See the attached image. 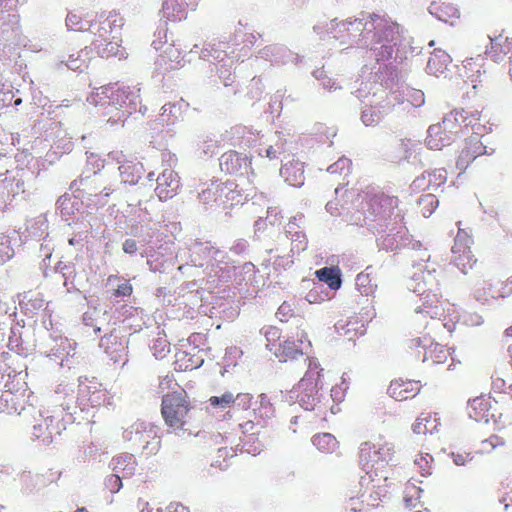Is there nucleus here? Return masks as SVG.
I'll use <instances>...</instances> for the list:
<instances>
[{"instance_id": "f257e3e1", "label": "nucleus", "mask_w": 512, "mask_h": 512, "mask_svg": "<svg viewBox=\"0 0 512 512\" xmlns=\"http://www.w3.org/2000/svg\"><path fill=\"white\" fill-rule=\"evenodd\" d=\"M65 24L72 31L89 32L93 36L89 48L100 58L108 59L119 55V31L123 26V18L119 12H87L85 15L70 12L66 15Z\"/></svg>"}, {"instance_id": "f03ea898", "label": "nucleus", "mask_w": 512, "mask_h": 512, "mask_svg": "<svg viewBox=\"0 0 512 512\" xmlns=\"http://www.w3.org/2000/svg\"><path fill=\"white\" fill-rule=\"evenodd\" d=\"M395 454L394 445L383 437L368 440L361 443L359 448V465L367 474L375 473L387 479L383 475L384 469L393 460Z\"/></svg>"}, {"instance_id": "7ed1b4c3", "label": "nucleus", "mask_w": 512, "mask_h": 512, "mask_svg": "<svg viewBox=\"0 0 512 512\" xmlns=\"http://www.w3.org/2000/svg\"><path fill=\"white\" fill-rule=\"evenodd\" d=\"M193 406L186 392L174 391L163 396L160 413L165 425L173 431L185 430L192 419Z\"/></svg>"}, {"instance_id": "20e7f679", "label": "nucleus", "mask_w": 512, "mask_h": 512, "mask_svg": "<svg viewBox=\"0 0 512 512\" xmlns=\"http://www.w3.org/2000/svg\"><path fill=\"white\" fill-rule=\"evenodd\" d=\"M323 369L318 366L317 363L308 362V370L306 374L296 385V392H298V398L301 405L306 410H314L318 391L321 388V377Z\"/></svg>"}, {"instance_id": "39448f33", "label": "nucleus", "mask_w": 512, "mask_h": 512, "mask_svg": "<svg viewBox=\"0 0 512 512\" xmlns=\"http://www.w3.org/2000/svg\"><path fill=\"white\" fill-rule=\"evenodd\" d=\"M125 438L131 442L134 449L140 451L145 457L156 455L160 449V437L153 427L143 423H137L125 431Z\"/></svg>"}, {"instance_id": "423d86ee", "label": "nucleus", "mask_w": 512, "mask_h": 512, "mask_svg": "<svg viewBox=\"0 0 512 512\" xmlns=\"http://www.w3.org/2000/svg\"><path fill=\"white\" fill-rule=\"evenodd\" d=\"M428 277L430 278L428 290L422 288L418 282L419 280H422L423 282L426 280L425 273L414 278L416 285L412 286V290L414 292H418L422 299V305L417 307L416 312L419 314H426L430 318H437L441 315L438 282L435 278L430 277L429 273Z\"/></svg>"}, {"instance_id": "0eeeda50", "label": "nucleus", "mask_w": 512, "mask_h": 512, "mask_svg": "<svg viewBox=\"0 0 512 512\" xmlns=\"http://www.w3.org/2000/svg\"><path fill=\"white\" fill-rule=\"evenodd\" d=\"M131 93L128 88H120L116 86H106L97 88L96 92L92 93L89 97L90 103L102 107H113L116 110H121L131 102Z\"/></svg>"}, {"instance_id": "6e6552de", "label": "nucleus", "mask_w": 512, "mask_h": 512, "mask_svg": "<svg viewBox=\"0 0 512 512\" xmlns=\"http://www.w3.org/2000/svg\"><path fill=\"white\" fill-rule=\"evenodd\" d=\"M457 118H445L442 123L429 126L426 137L428 148L440 150L449 145L460 131L455 129V120Z\"/></svg>"}, {"instance_id": "1a4fd4ad", "label": "nucleus", "mask_w": 512, "mask_h": 512, "mask_svg": "<svg viewBox=\"0 0 512 512\" xmlns=\"http://www.w3.org/2000/svg\"><path fill=\"white\" fill-rule=\"evenodd\" d=\"M497 402L489 395H481L470 400L468 412L471 419L488 423L497 419Z\"/></svg>"}, {"instance_id": "9d476101", "label": "nucleus", "mask_w": 512, "mask_h": 512, "mask_svg": "<svg viewBox=\"0 0 512 512\" xmlns=\"http://www.w3.org/2000/svg\"><path fill=\"white\" fill-rule=\"evenodd\" d=\"M446 118H457L455 120V129L459 130L462 134L469 133L471 129L472 134L482 135L487 130L485 124L481 123V112L478 110L455 111Z\"/></svg>"}, {"instance_id": "9b49d317", "label": "nucleus", "mask_w": 512, "mask_h": 512, "mask_svg": "<svg viewBox=\"0 0 512 512\" xmlns=\"http://www.w3.org/2000/svg\"><path fill=\"white\" fill-rule=\"evenodd\" d=\"M301 345L302 341L300 339L293 340L288 338L285 339L282 343L278 344L277 347L272 351L274 352L275 357L280 360V362L288 363L302 359L304 363H307L311 360L304 355Z\"/></svg>"}, {"instance_id": "f8f14e48", "label": "nucleus", "mask_w": 512, "mask_h": 512, "mask_svg": "<svg viewBox=\"0 0 512 512\" xmlns=\"http://www.w3.org/2000/svg\"><path fill=\"white\" fill-rule=\"evenodd\" d=\"M25 192L24 182L21 179L0 177V209L6 210L17 196Z\"/></svg>"}, {"instance_id": "ddd939ff", "label": "nucleus", "mask_w": 512, "mask_h": 512, "mask_svg": "<svg viewBox=\"0 0 512 512\" xmlns=\"http://www.w3.org/2000/svg\"><path fill=\"white\" fill-rule=\"evenodd\" d=\"M490 43L486 48L487 59L501 63L508 56L512 55V37L505 36L503 33L496 37H489Z\"/></svg>"}, {"instance_id": "4468645a", "label": "nucleus", "mask_w": 512, "mask_h": 512, "mask_svg": "<svg viewBox=\"0 0 512 512\" xmlns=\"http://www.w3.org/2000/svg\"><path fill=\"white\" fill-rule=\"evenodd\" d=\"M480 136L481 135L472 134L470 138L465 140L464 147L456 161L457 168L461 170L467 168L470 162L486 153V147L483 146Z\"/></svg>"}, {"instance_id": "2eb2a0df", "label": "nucleus", "mask_w": 512, "mask_h": 512, "mask_svg": "<svg viewBox=\"0 0 512 512\" xmlns=\"http://www.w3.org/2000/svg\"><path fill=\"white\" fill-rule=\"evenodd\" d=\"M221 170L231 175H241L243 170L251 166V159L246 155L230 150L225 152L220 159Z\"/></svg>"}, {"instance_id": "dca6fc26", "label": "nucleus", "mask_w": 512, "mask_h": 512, "mask_svg": "<svg viewBox=\"0 0 512 512\" xmlns=\"http://www.w3.org/2000/svg\"><path fill=\"white\" fill-rule=\"evenodd\" d=\"M420 382L417 380H392L387 388L389 397H393L396 401H404L415 397L420 391Z\"/></svg>"}, {"instance_id": "f3484780", "label": "nucleus", "mask_w": 512, "mask_h": 512, "mask_svg": "<svg viewBox=\"0 0 512 512\" xmlns=\"http://www.w3.org/2000/svg\"><path fill=\"white\" fill-rule=\"evenodd\" d=\"M369 207L375 217H390L398 207V199L396 196L380 193L370 199Z\"/></svg>"}, {"instance_id": "a211bd4d", "label": "nucleus", "mask_w": 512, "mask_h": 512, "mask_svg": "<svg viewBox=\"0 0 512 512\" xmlns=\"http://www.w3.org/2000/svg\"><path fill=\"white\" fill-rule=\"evenodd\" d=\"M179 187V180L172 170H165L157 178V186L155 188L156 194L160 201L171 199Z\"/></svg>"}, {"instance_id": "6ab92c4d", "label": "nucleus", "mask_w": 512, "mask_h": 512, "mask_svg": "<svg viewBox=\"0 0 512 512\" xmlns=\"http://www.w3.org/2000/svg\"><path fill=\"white\" fill-rule=\"evenodd\" d=\"M440 420L436 413L422 412L412 424V431L417 435L438 433Z\"/></svg>"}, {"instance_id": "aec40b11", "label": "nucleus", "mask_w": 512, "mask_h": 512, "mask_svg": "<svg viewBox=\"0 0 512 512\" xmlns=\"http://www.w3.org/2000/svg\"><path fill=\"white\" fill-rule=\"evenodd\" d=\"M369 18L370 21L366 23V30L368 32L375 30L374 37L377 38L378 42L388 40V38L392 36L394 26L391 21L377 14H372Z\"/></svg>"}, {"instance_id": "412c9836", "label": "nucleus", "mask_w": 512, "mask_h": 512, "mask_svg": "<svg viewBox=\"0 0 512 512\" xmlns=\"http://www.w3.org/2000/svg\"><path fill=\"white\" fill-rule=\"evenodd\" d=\"M55 434H58V430L53 417L43 418L32 426V435L46 445L53 441Z\"/></svg>"}, {"instance_id": "4be33fe9", "label": "nucleus", "mask_w": 512, "mask_h": 512, "mask_svg": "<svg viewBox=\"0 0 512 512\" xmlns=\"http://www.w3.org/2000/svg\"><path fill=\"white\" fill-rule=\"evenodd\" d=\"M209 405L216 408L220 407L226 409L231 407L234 403H239L244 406H249L251 402V396L249 394H238L234 396L231 392H225L222 396H210L208 399Z\"/></svg>"}, {"instance_id": "5701e85b", "label": "nucleus", "mask_w": 512, "mask_h": 512, "mask_svg": "<svg viewBox=\"0 0 512 512\" xmlns=\"http://www.w3.org/2000/svg\"><path fill=\"white\" fill-rule=\"evenodd\" d=\"M503 283L496 282V283H487L484 282L481 284L480 287L476 290V299L481 301L482 303H487L490 299H499L504 298L512 291V285L511 288L507 290H500L498 288V285H502Z\"/></svg>"}, {"instance_id": "b1692460", "label": "nucleus", "mask_w": 512, "mask_h": 512, "mask_svg": "<svg viewBox=\"0 0 512 512\" xmlns=\"http://www.w3.org/2000/svg\"><path fill=\"white\" fill-rule=\"evenodd\" d=\"M119 171L124 184L135 185L142 177L143 165L141 162L127 161L120 165Z\"/></svg>"}, {"instance_id": "393cba45", "label": "nucleus", "mask_w": 512, "mask_h": 512, "mask_svg": "<svg viewBox=\"0 0 512 512\" xmlns=\"http://www.w3.org/2000/svg\"><path fill=\"white\" fill-rule=\"evenodd\" d=\"M93 51L94 50H91L89 47H85L81 50L71 53L65 60L66 67L73 71L79 72L86 70L91 59L90 53Z\"/></svg>"}, {"instance_id": "a878e982", "label": "nucleus", "mask_w": 512, "mask_h": 512, "mask_svg": "<svg viewBox=\"0 0 512 512\" xmlns=\"http://www.w3.org/2000/svg\"><path fill=\"white\" fill-rule=\"evenodd\" d=\"M114 474H119L123 479L130 478L135 471L137 463L132 455H120L113 458Z\"/></svg>"}, {"instance_id": "bb28decb", "label": "nucleus", "mask_w": 512, "mask_h": 512, "mask_svg": "<svg viewBox=\"0 0 512 512\" xmlns=\"http://www.w3.org/2000/svg\"><path fill=\"white\" fill-rule=\"evenodd\" d=\"M162 12L166 21L180 22L187 19V11L177 0H165Z\"/></svg>"}, {"instance_id": "cd10ccee", "label": "nucleus", "mask_w": 512, "mask_h": 512, "mask_svg": "<svg viewBox=\"0 0 512 512\" xmlns=\"http://www.w3.org/2000/svg\"><path fill=\"white\" fill-rule=\"evenodd\" d=\"M450 62L451 58L445 52L440 50L434 51L428 59L427 71L434 75L444 73Z\"/></svg>"}, {"instance_id": "c85d7f7f", "label": "nucleus", "mask_w": 512, "mask_h": 512, "mask_svg": "<svg viewBox=\"0 0 512 512\" xmlns=\"http://www.w3.org/2000/svg\"><path fill=\"white\" fill-rule=\"evenodd\" d=\"M27 389V382L21 373L8 374L4 384V392L11 393V395L19 397L23 396Z\"/></svg>"}, {"instance_id": "c756f323", "label": "nucleus", "mask_w": 512, "mask_h": 512, "mask_svg": "<svg viewBox=\"0 0 512 512\" xmlns=\"http://www.w3.org/2000/svg\"><path fill=\"white\" fill-rule=\"evenodd\" d=\"M316 277L319 281L327 283L328 287L332 290H337L341 287V271L338 268H321L316 271Z\"/></svg>"}, {"instance_id": "7c9ffc66", "label": "nucleus", "mask_w": 512, "mask_h": 512, "mask_svg": "<svg viewBox=\"0 0 512 512\" xmlns=\"http://www.w3.org/2000/svg\"><path fill=\"white\" fill-rule=\"evenodd\" d=\"M473 239L466 230L459 228L454 238V245L452 246V254H459L471 251Z\"/></svg>"}, {"instance_id": "2f4dec72", "label": "nucleus", "mask_w": 512, "mask_h": 512, "mask_svg": "<svg viewBox=\"0 0 512 512\" xmlns=\"http://www.w3.org/2000/svg\"><path fill=\"white\" fill-rule=\"evenodd\" d=\"M312 444L324 453L333 452L337 447V440L333 434L323 433L316 434L312 437Z\"/></svg>"}, {"instance_id": "473e14b6", "label": "nucleus", "mask_w": 512, "mask_h": 512, "mask_svg": "<svg viewBox=\"0 0 512 512\" xmlns=\"http://www.w3.org/2000/svg\"><path fill=\"white\" fill-rule=\"evenodd\" d=\"M453 262L457 268L461 269V271L466 274L477 264V259L474 258L472 251H468L464 253H454Z\"/></svg>"}, {"instance_id": "72a5a7b5", "label": "nucleus", "mask_w": 512, "mask_h": 512, "mask_svg": "<svg viewBox=\"0 0 512 512\" xmlns=\"http://www.w3.org/2000/svg\"><path fill=\"white\" fill-rule=\"evenodd\" d=\"M505 446V439L497 434L490 435L486 440L481 441L478 453L489 454L495 449L503 448Z\"/></svg>"}, {"instance_id": "f704fd0d", "label": "nucleus", "mask_w": 512, "mask_h": 512, "mask_svg": "<svg viewBox=\"0 0 512 512\" xmlns=\"http://www.w3.org/2000/svg\"><path fill=\"white\" fill-rule=\"evenodd\" d=\"M449 357L448 350L440 344H432L430 345L427 354L426 359H430L436 364H443L447 361Z\"/></svg>"}, {"instance_id": "c9c22d12", "label": "nucleus", "mask_w": 512, "mask_h": 512, "mask_svg": "<svg viewBox=\"0 0 512 512\" xmlns=\"http://www.w3.org/2000/svg\"><path fill=\"white\" fill-rule=\"evenodd\" d=\"M355 285L362 295L369 296L376 290V284L371 281L370 274L368 272H361L355 278Z\"/></svg>"}, {"instance_id": "e433bc0d", "label": "nucleus", "mask_w": 512, "mask_h": 512, "mask_svg": "<svg viewBox=\"0 0 512 512\" xmlns=\"http://www.w3.org/2000/svg\"><path fill=\"white\" fill-rule=\"evenodd\" d=\"M19 397L2 390L0 394V412L11 413L18 410Z\"/></svg>"}, {"instance_id": "4c0bfd02", "label": "nucleus", "mask_w": 512, "mask_h": 512, "mask_svg": "<svg viewBox=\"0 0 512 512\" xmlns=\"http://www.w3.org/2000/svg\"><path fill=\"white\" fill-rule=\"evenodd\" d=\"M426 178L428 179V188L435 190L445 184L446 170L445 169L432 170L427 173V176L423 175V179H426Z\"/></svg>"}, {"instance_id": "58836bf2", "label": "nucleus", "mask_w": 512, "mask_h": 512, "mask_svg": "<svg viewBox=\"0 0 512 512\" xmlns=\"http://www.w3.org/2000/svg\"><path fill=\"white\" fill-rule=\"evenodd\" d=\"M414 465H416L422 476H429L432 472L433 457L429 453H420L414 459Z\"/></svg>"}, {"instance_id": "ea45409f", "label": "nucleus", "mask_w": 512, "mask_h": 512, "mask_svg": "<svg viewBox=\"0 0 512 512\" xmlns=\"http://www.w3.org/2000/svg\"><path fill=\"white\" fill-rule=\"evenodd\" d=\"M266 338V348L270 351L277 347L281 340V329L275 326H267L262 328Z\"/></svg>"}, {"instance_id": "a19ab883", "label": "nucleus", "mask_w": 512, "mask_h": 512, "mask_svg": "<svg viewBox=\"0 0 512 512\" xmlns=\"http://www.w3.org/2000/svg\"><path fill=\"white\" fill-rule=\"evenodd\" d=\"M14 255V250L11 246V239L4 233H0V264L10 261Z\"/></svg>"}, {"instance_id": "79ce46f5", "label": "nucleus", "mask_w": 512, "mask_h": 512, "mask_svg": "<svg viewBox=\"0 0 512 512\" xmlns=\"http://www.w3.org/2000/svg\"><path fill=\"white\" fill-rule=\"evenodd\" d=\"M122 477L119 474H111L105 478V487L111 493H117L122 487Z\"/></svg>"}, {"instance_id": "37998d69", "label": "nucleus", "mask_w": 512, "mask_h": 512, "mask_svg": "<svg viewBox=\"0 0 512 512\" xmlns=\"http://www.w3.org/2000/svg\"><path fill=\"white\" fill-rule=\"evenodd\" d=\"M452 458H453L455 465H460V466L469 465L473 460V456L470 452H466L461 449L457 450L455 452H452Z\"/></svg>"}, {"instance_id": "c03bdc74", "label": "nucleus", "mask_w": 512, "mask_h": 512, "mask_svg": "<svg viewBox=\"0 0 512 512\" xmlns=\"http://www.w3.org/2000/svg\"><path fill=\"white\" fill-rule=\"evenodd\" d=\"M13 97V91L11 89H5L4 83L0 81V111L9 107Z\"/></svg>"}, {"instance_id": "a18cd8bd", "label": "nucleus", "mask_w": 512, "mask_h": 512, "mask_svg": "<svg viewBox=\"0 0 512 512\" xmlns=\"http://www.w3.org/2000/svg\"><path fill=\"white\" fill-rule=\"evenodd\" d=\"M292 170V165H284L283 168L281 169V174L283 175V177L285 178V180L290 183L292 186H298L302 183V179H303V173L302 171L300 170L299 172V175L297 176H294V178H291L290 177V172Z\"/></svg>"}, {"instance_id": "49530a36", "label": "nucleus", "mask_w": 512, "mask_h": 512, "mask_svg": "<svg viewBox=\"0 0 512 512\" xmlns=\"http://www.w3.org/2000/svg\"><path fill=\"white\" fill-rule=\"evenodd\" d=\"M133 291V287L129 281H124L118 285V288L113 290L112 295L115 298L130 297Z\"/></svg>"}, {"instance_id": "de8ad7c7", "label": "nucleus", "mask_w": 512, "mask_h": 512, "mask_svg": "<svg viewBox=\"0 0 512 512\" xmlns=\"http://www.w3.org/2000/svg\"><path fill=\"white\" fill-rule=\"evenodd\" d=\"M179 356H180L181 358H178V360H176V365H177V366H179V368H180L181 370H192V369H194V368H198V367H199V365H200V364H199V362H191L190 364H189V363H187V364H184V365H183V364H181L180 362H181L182 360H185V359H188L189 361H191V358L189 357V354H188L187 352H181V353L179 354Z\"/></svg>"}, {"instance_id": "09e8293b", "label": "nucleus", "mask_w": 512, "mask_h": 512, "mask_svg": "<svg viewBox=\"0 0 512 512\" xmlns=\"http://www.w3.org/2000/svg\"><path fill=\"white\" fill-rule=\"evenodd\" d=\"M157 512H190V510L179 502H171L165 509H157Z\"/></svg>"}, {"instance_id": "8fccbe9b", "label": "nucleus", "mask_w": 512, "mask_h": 512, "mask_svg": "<svg viewBox=\"0 0 512 512\" xmlns=\"http://www.w3.org/2000/svg\"><path fill=\"white\" fill-rule=\"evenodd\" d=\"M122 249L125 254H135L138 250L137 242L132 238L125 239Z\"/></svg>"}, {"instance_id": "3c124183", "label": "nucleus", "mask_w": 512, "mask_h": 512, "mask_svg": "<svg viewBox=\"0 0 512 512\" xmlns=\"http://www.w3.org/2000/svg\"><path fill=\"white\" fill-rule=\"evenodd\" d=\"M255 427L256 423L252 420H248L240 424V428L243 434H253V432L255 431Z\"/></svg>"}, {"instance_id": "603ef678", "label": "nucleus", "mask_w": 512, "mask_h": 512, "mask_svg": "<svg viewBox=\"0 0 512 512\" xmlns=\"http://www.w3.org/2000/svg\"><path fill=\"white\" fill-rule=\"evenodd\" d=\"M260 404H261L262 408L265 409L264 413H261V415H265L268 417L269 415H271L273 413V408L268 403L266 396H261Z\"/></svg>"}, {"instance_id": "864d4df0", "label": "nucleus", "mask_w": 512, "mask_h": 512, "mask_svg": "<svg viewBox=\"0 0 512 512\" xmlns=\"http://www.w3.org/2000/svg\"><path fill=\"white\" fill-rule=\"evenodd\" d=\"M216 193V187L207 188L205 190H202V192L199 194V197L201 200L208 202L211 200V195Z\"/></svg>"}, {"instance_id": "5fc2aeb1", "label": "nucleus", "mask_w": 512, "mask_h": 512, "mask_svg": "<svg viewBox=\"0 0 512 512\" xmlns=\"http://www.w3.org/2000/svg\"><path fill=\"white\" fill-rule=\"evenodd\" d=\"M173 382V378L171 376L166 375L159 381V389L164 391L165 389L171 388Z\"/></svg>"}, {"instance_id": "6e6d98bb", "label": "nucleus", "mask_w": 512, "mask_h": 512, "mask_svg": "<svg viewBox=\"0 0 512 512\" xmlns=\"http://www.w3.org/2000/svg\"><path fill=\"white\" fill-rule=\"evenodd\" d=\"M137 509L139 512H151L153 510L150 508L148 501L141 498L137 501Z\"/></svg>"}, {"instance_id": "4d7b16f0", "label": "nucleus", "mask_w": 512, "mask_h": 512, "mask_svg": "<svg viewBox=\"0 0 512 512\" xmlns=\"http://www.w3.org/2000/svg\"><path fill=\"white\" fill-rule=\"evenodd\" d=\"M504 67L506 69L508 76H510V79L512 81V54L507 57V60L504 63Z\"/></svg>"}, {"instance_id": "13d9d810", "label": "nucleus", "mask_w": 512, "mask_h": 512, "mask_svg": "<svg viewBox=\"0 0 512 512\" xmlns=\"http://www.w3.org/2000/svg\"><path fill=\"white\" fill-rule=\"evenodd\" d=\"M427 201L430 205H433L434 203H437V200L435 199L434 195H427L426 197H423L421 199V202Z\"/></svg>"}, {"instance_id": "bf43d9fd", "label": "nucleus", "mask_w": 512, "mask_h": 512, "mask_svg": "<svg viewBox=\"0 0 512 512\" xmlns=\"http://www.w3.org/2000/svg\"><path fill=\"white\" fill-rule=\"evenodd\" d=\"M289 307H290V306L285 305V304L281 305V306H280V308H278V313H277V314H279V315H285V313H286V309H289Z\"/></svg>"}, {"instance_id": "052dcab7", "label": "nucleus", "mask_w": 512, "mask_h": 512, "mask_svg": "<svg viewBox=\"0 0 512 512\" xmlns=\"http://www.w3.org/2000/svg\"><path fill=\"white\" fill-rule=\"evenodd\" d=\"M118 280H120V276L111 275V276L107 277V283H112L113 281H118Z\"/></svg>"}, {"instance_id": "680f3d73", "label": "nucleus", "mask_w": 512, "mask_h": 512, "mask_svg": "<svg viewBox=\"0 0 512 512\" xmlns=\"http://www.w3.org/2000/svg\"><path fill=\"white\" fill-rule=\"evenodd\" d=\"M505 336L507 337H512V325L508 328L505 329V332H504Z\"/></svg>"}, {"instance_id": "e2e57ef3", "label": "nucleus", "mask_w": 512, "mask_h": 512, "mask_svg": "<svg viewBox=\"0 0 512 512\" xmlns=\"http://www.w3.org/2000/svg\"><path fill=\"white\" fill-rule=\"evenodd\" d=\"M73 512H89V511L87 508L82 507V508H78V509L74 510Z\"/></svg>"}, {"instance_id": "0e129e2a", "label": "nucleus", "mask_w": 512, "mask_h": 512, "mask_svg": "<svg viewBox=\"0 0 512 512\" xmlns=\"http://www.w3.org/2000/svg\"><path fill=\"white\" fill-rule=\"evenodd\" d=\"M218 454H220V456L226 455V449L225 448L218 449Z\"/></svg>"}, {"instance_id": "69168bd1", "label": "nucleus", "mask_w": 512, "mask_h": 512, "mask_svg": "<svg viewBox=\"0 0 512 512\" xmlns=\"http://www.w3.org/2000/svg\"><path fill=\"white\" fill-rule=\"evenodd\" d=\"M22 103V99L21 98H17L14 100V105H20Z\"/></svg>"}, {"instance_id": "338daca9", "label": "nucleus", "mask_w": 512, "mask_h": 512, "mask_svg": "<svg viewBox=\"0 0 512 512\" xmlns=\"http://www.w3.org/2000/svg\"><path fill=\"white\" fill-rule=\"evenodd\" d=\"M96 398H97L96 400L91 401V405L96 406L99 404V402H98L99 396H97Z\"/></svg>"}, {"instance_id": "774afa93", "label": "nucleus", "mask_w": 512, "mask_h": 512, "mask_svg": "<svg viewBox=\"0 0 512 512\" xmlns=\"http://www.w3.org/2000/svg\"><path fill=\"white\" fill-rule=\"evenodd\" d=\"M508 351H510V353H511V365H512V345L510 346V349H508Z\"/></svg>"}]
</instances>
